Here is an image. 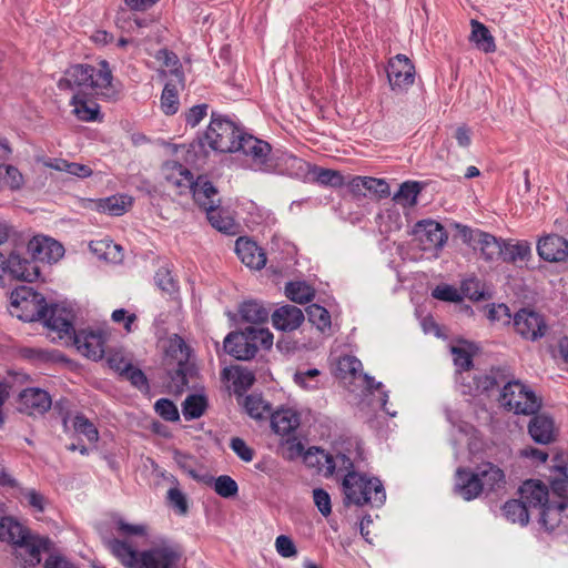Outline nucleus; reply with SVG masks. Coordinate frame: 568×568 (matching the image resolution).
Instances as JSON below:
<instances>
[{"instance_id":"e433bc0d","label":"nucleus","mask_w":568,"mask_h":568,"mask_svg":"<svg viewBox=\"0 0 568 568\" xmlns=\"http://www.w3.org/2000/svg\"><path fill=\"white\" fill-rule=\"evenodd\" d=\"M529 511L528 506L523 501V499H510L506 501L503 506L504 516L514 524H519L525 526L529 521Z\"/></svg>"},{"instance_id":"37998d69","label":"nucleus","mask_w":568,"mask_h":568,"mask_svg":"<svg viewBox=\"0 0 568 568\" xmlns=\"http://www.w3.org/2000/svg\"><path fill=\"white\" fill-rule=\"evenodd\" d=\"M317 452V463H321L322 459L325 460V469L324 475L331 476L334 474L335 468L339 465L341 469H345L347 473L354 470V464L349 457L344 454H338L334 459L331 455L325 454L324 450L316 449Z\"/></svg>"},{"instance_id":"6e6552de","label":"nucleus","mask_w":568,"mask_h":568,"mask_svg":"<svg viewBox=\"0 0 568 568\" xmlns=\"http://www.w3.org/2000/svg\"><path fill=\"white\" fill-rule=\"evenodd\" d=\"M499 402L515 414L524 415L536 414L541 406L540 398L518 381L508 382L503 387Z\"/></svg>"},{"instance_id":"bb28decb","label":"nucleus","mask_w":568,"mask_h":568,"mask_svg":"<svg viewBox=\"0 0 568 568\" xmlns=\"http://www.w3.org/2000/svg\"><path fill=\"white\" fill-rule=\"evenodd\" d=\"M304 314L301 308L294 305H283L272 314V322L275 328L283 332H291L301 326Z\"/></svg>"},{"instance_id":"39448f33","label":"nucleus","mask_w":568,"mask_h":568,"mask_svg":"<svg viewBox=\"0 0 568 568\" xmlns=\"http://www.w3.org/2000/svg\"><path fill=\"white\" fill-rule=\"evenodd\" d=\"M27 244L19 243L10 252L0 251V287L7 286L11 281L32 282L39 277V267L34 260L22 256Z\"/></svg>"},{"instance_id":"3c124183","label":"nucleus","mask_w":568,"mask_h":568,"mask_svg":"<svg viewBox=\"0 0 568 568\" xmlns=\"http://www.w3.org/2000/svg\"><path fill=\"white\" fill-rule=\"evenodd\" d=\"M215 493L223 498L234 497L239 491L237 483L227 475H221L214 480Z\"/></svg>"},{"instance_id":"f8f14e48","label":"nucleus","mask_w":568,"mask_h":568,"mask_svg":"<svg viewBox=\"0 0 568 568\" xmlns=\"http://www.w3.org/2000/svg\"><path fill=\"white\" fill-rule=\"evenodd\" d=\"M387 79L393 91L404 92L414 84L415 67L405 54L389 59Z\"/></svg>"},{"instance_id":"473e14b6","label":"nucleus","mask_w":568,"mask_h":568,"mask_svg":"<svg viewBox=\"0 0 568 568\" xmlns=\"http://www.w3.org/2000/svg\"><path fill=\"white\" fill-rule=\"evenodd\" d=\"M44 166L53 169L55 171L65 172L70 175L85 179L92 175L93 171L90 166L77 163L69 162L64 159H48L43 161Z\"/></svg>"},{"instance_id":"a211bd4d","label":"nucleus","mask_w":568,"mask_h":568,"mask_svg":"<svg viewBox=\"0 0 568 568\" xmlns=\"http://www.w3.org/2000/svg\"><path fill=\"white\" fill-rule=\"evenodd\" d=\"M537 253L546 262L559 263L568 261V240L558 234H547L537 242Z\"/></svg>"},{"instance_id":"f704fd0d","label":"nucleus","mask_w":568,"mask_h":568,"mask_svg":"<svg viewBox=\"0 0 568 568\" xmlns=\"http://www.w3.org/2000/svg\"><path fill=\"white\" fill-rule=\"evenodd\" d=\"M422 191V184L416 181H406L399 185L393 195V201L403 207H413L417 204V197Z\"/></svg>"},{"instance_id":"a18cd8bd","label":"nucleus","mask_w":568,"mask_h":568,"mask_svg":"<svg viewBox=\"0 0 568 568\" xmlns=\"http://www.w3.org/2000/svg\"><path fill=\"white\" fill-rule=\"evenodd\" d=\"M286 296L298 304L311 302L315 295V291L305 282H290L285 286Z\"/></svg>"},{"instance_id":"f03ea898","label":"nucleus","mask_w":568,"mask_h":568,"mask_svg":"<svg viewBox=\"0 0 568 568\" xmlns=\"http://www.w3.org/2000/svg\"><path fill=\"white\" fill-rule=\"evenodd\" d=\"M112 78V71L105 60H101L98 68L90 64H74L65 70L58 82V88L77 90L79 94L91 89L97 94L109 97Z\"/></svg>"},{"instance_id":"052dcab7","label":"nucleus","mask_w":568,"mask_h":568,"mask_svg":"<svg viewBox=\"0 0 568 568\" xmlns=\"http://www.w3.org/2000/svg\"><path fill=\"white\" fill-rule=\"evenodd\" d=\"M168 501L179 514L185 515L187 513L186 497L178 487H172L168 490Z\"/></svg>"},{"instance_id":"c03bdc74","label":"nucleus","mask_w":568,"mask_h":568,"mask_svg":"<svg viewBox=\"0 0 568 568\" xmlns=\"http://www.w3.org/2000/svg\"><path fill=\"white\" fill-rule=\"evenodd\" d=\"M207 407V400L203 395H189L182 404V413L186 420L200 418Z\"/></svg>"},{"instance_id":"9d476101","label":"nucleus","mask_w":568,"mask_h":568,"mask_svg":"<svg viewBox=\"0 0 568 568\" xmlns=\"http://www.w3.org/2000/svg\"><path fill=\"white\" fill-rule=\"evenodd\" d=\"M456 227L463 242L474 250H479L486 261H494L500 257L503 253V240H498L487 232L466 225L457 224Z\"/></svg>"},{"instance_id":"c9c22d12","label":"nucleus","mask_w":568,"mask_h":568,"mask_svg":"<svg viewBox=\"0 0 568 568\" xmlns=\"http://www.w3.org/2000/svg\"><path fill=\"white\" fill-rule=\"evenodd\" d=\"M242 321L252 324H262L267 322L270 311L256 301L243 302L239 308Z\"/></svg>"},{"instance_id":"79ce46f5","label":"nucleus","mask_w":568,"mask_h":568,"mask_svg":"<svg viewBox=\"0 0 568 568\" xmlns=\"http://www.w3.org/2000/svg\"><path fill=\"white\" fill-rule=\"evenodd\" d=\"M362 362L352 355H345L338 358L336 364V376L342 379L356 378L362 376Z\"/></svg>"},{"instance_id":"13d9d810","label":"nucleus","mask_w":568,"mask_h":568,"mask_svg":"<svg viewBox=\"0 0 568 568\" xmlns=\"http://www.w3.org/2000/svg\"><path fill=\"white\" fill-rule=\"evenodd\" d=\"M154 281L159 288H161L163 292L172 294L176 291V283L170 270L166 267H160L156 271Z\"/></svg>"},{"instance_id":"ddd939ff","label":"nucleus","mask_w":568,"mask_h":568,"mask_svg":"<svg viewBox=\"0 0 568 568\" xmlns=\"http://www.w3.org/2000/svg\"><path fill=\"white\" fill-rule=\"evenodd\" d=\"M236 143L235 152H242L244 155L248 156L252 164L258 170H267L272 148L266 141L242 132Z\"/></svg>"},{"instance_id":"aec40b11","label":"nucleus","mask_w":568,"mask_h":568,"mask_svg":"<svg viewBox=\"0 0 568 568\" xmlns=\"http://www.w3.org/2000/svg\"><path fill=\"white\" fill-rule=\"evenodd\" d=\"M190 191L192 192L195 203L205 212L220 207L221 199L219 191L206 176H197Z\"/></svg>"},{"instance_id":"49530a36","label":"nucleus","mask_w":568,"mask_h":568,"mask_svg":"<svg viewBox=\"0 0 568 568\" xmlns=\"http://www.w3.org/2000/svg\"><path fill=\"white\" fill-rule=\"evenodd\" d=\"M311 173L313 179L322 185H328L332 187H339L344 185V178L339 171L314 166L311 170Z\"/></svg>"},{"instance_id":"6ab92c4d","label":"nucleus","mask_w":568,"mask_h":568,"mask_svg":"<svg viewBox=\"0 0 568 568\" xmlns=\"http://www.w3.org/2000/svg\"><path fill=\"white\" fill-rule=\"evenodd\" d=\"M27 252L34 262L52 263L63 256L64 248L59 242L52 239L34 236L27 243Z\"/></svg>"},{"instance_id":"5fc2aeb1","label":"nucleus","mask_w":568,"mask_h":568,"mask_svg":"<svg viewBox=\"0 0 568 568\" xmlns=\"http://www.w3.org/2000/svg\"><path fill=\"white\" fill-rule=\"evenodd\" d=\"M365 190L378 199H385L390 194L389 184L384 179L365 176Z\"/></svg>"},{"instance_id":"cd10ccee","label":"nucleus","mask_w":568,"mask_h":568,"mask_svg":"<svg viewBox=\"0 0 568 568\" xmlns=\"http://www.w3.org/2000/svg\"><path fill=\"white\" fill-rule=\"evenodd\" d=\"M528 432L538 444L546 445L556 439L554 419L546 414L535 415L528 425Z\"/></svg>"},{"instance_id":"774afa93","label":"nucleus","mask_w":568,"mask_h":568,"mask_svg":"<svg viewBox=\"0 0 568 568\" xmlns=\"http://www.w3.org/2000/svg\"><path fill=\"white\" fill-rule=\"evenodd\" d=\"M108 365L122 376L132 364L122 352H113L108 356Z\"/></svg>"},{"instance_id":"a19ab883","label":"nucleus","mask_w":568,"mask_h":568,"mask_svg":"<svg viewBox=\"0 0 568 568\" xmlns=\"http://www.w3.org/2000/svg\"><path fill=\"white\" fill-rule=\"evenodd\" d=\"M71 104L73 113L81 121H94L99 114V105L94 102L88 103L84 97L75 93L72 97Z\"/></svg>"},{"instance_id":"4468645a","label":"nucleus","mask_w":568,"mask_h":568,"mask_svg":"<svg viewBox=\"0 0 568 568\" xmlns=\"http://www.w3.org/2000/svg\"><path fill=\"white\" fill-rule=\"evenodd\" d=\"M415 234L423 251H439L448 239L444 226L433 220L418 222L415 226Z\"/></svg>"},{"instance_id":"0eeeda50","label":"nucleus","mask_w":568,"mask_h":568,"mask_svg":"<svg viewBox=\"0 0 568 568\" xmlns=\"http://www.w3.org/2000/svg\"><path fill=\"white\" fill-rule=\"evenodd\" d=\"M11 306L17 316L24 322H36L44 318L48 305L42 294L32 287L21 285L11 292Z\"/></svg>"},{"instance_id":"c85d7f7f","label":"nucleus","mask_w":568,"mask_h":568,"mask_svg":"<svg viewBox=\"0 0 568 568\" xmlns=\"http://www.w3.org/2000/svg\"><path fill=\"white\" fill-rule=\"evenodd\" d=\"M42 320L49 328L64 335L74 334L75 332L70 312L63 307H59L58 305L48 307L47 316Z\"/></svg>"},{"instance_id":"6e6d98bb","label":"nucleus","mask_w":568,"mask_h":568,"mask_svg":"<svg viewBox=\"0 0 568 568\" xmlns=\"http://www.w3.org/2000/svg\"><path fill=\"white\" fill-rule=\"evenodd\" d=\"M155 58L158 61L162 62L165 67L171 68L172 73L179 79V81H182L183 73L180 71V61L175 53L168 49H161L155 54Z\"/></svg>"},{"instance_id":"412c9836","label":"nucleus","mask_w":568,"mask_h":568,"mask_svg":"<svg viewBox=\"0 0 568 568\" xmlns=\"http://www.w3.org/2000/svg\"><path fill=\"white\" fill-rule=\"evenodd\" d=\"M50 407V395L43 389L27 388L19 395V409L28 415H43Z\"/></svg>"},{"instance_id":"20e7f679","label":"nucleus","mask_w":568,"mask_h":568,"mask_svg":"<svg viewBox=\"0 0 568 568\" xmlns=\"http://www.w3.org/2000/svg\"><path fill=\"white\" fill-rule=\"evenodd\" d=\"M273 345V334L267 328L248 326L243 331H234L224 338V351L237 361H250L255 357L258 347L265 349Z\"/></svg>"},{"instance_id":"f257e3e1","label":"nucleus","mask_w":568,"mask_h":568,"mask_svg":"<svg viewBox=\"0 0 568 568\" xmlns=\"http://www.w3.org/2000/svg\"><path fill=\"white\" fill-rule=\"evenodd\" d=\"M108 548L126 568H175L184 555L181 545L164 539L141 552L120 538L109 540Z\"/></svg>"},{"instance_id":"423d86ee","label":"nucleus","mask_w":568,"mask_h":568,"mask_svg":"<svg viewBox=\"0 0 568 568\" xmlns=\"http://www.w3.org/2000/svg\"><path fill=\"white\" fill-rule=\"evenodd\" d=\"M242 130L229 119L214 118L204 132L202 144L210 146L212 150L226 153L235 152L239 139L241 138Z\"/></svg>"},{"instance_id":"4d7b16f0","label":"nucleus","mask_w":568,"mask_h":568,"mask_svg":"<svg viewBox=\"0 0 568 568\" xmlns=\"http://www.w3.org/2000/svg\"><path fill=\"white\" fill-rule=\"evenodd\" d=\"M74 429L84 435L90 442H97L99 433L95 426L83 415H78L73 422Z\"/></svg>"},{"instance_id":"7c9ffc66","label":"nucleus","mask_w":568,"mask_h":568,"mask_svg":"<svg viewBox=\"0 0 568 568\" xmlns=\"http://www.w3.org/2000/svg\"><path fill=\"white\" fill-rule=\"evenodd\" d=\"M470 27H471V32H470V37H469L470 42L475 43V45L479 50H481L486 53L495 52L496 51L495 39L491 36L488 28L484 23H481L475 19H473L470 21Z\"/></svg>"},{"instance_id":"7ed1b4c3","label":"nucleus","mask_w":568,"mask_h":568,"mask_svg":"<svg viewBox=\"0 0 568 568\" xmlns=\"http://www.w3.org/2000/svg\"><path fill=\"white\" fill-rule=\"evenodd\" d=\"M344 504L381 507L386 499V493L382 481L376 477H367L355 470L346 473L343 478Z\"/></svg>"},{"instance_id":"69168bd1","label":"nucleus","mask_w":568,"mask_h":568,"mask_svg":"<svg viewBox=\"0 0 568 568\" xmlns=\"http://www.w3.org/2000/svg\"><path fill=\"white\" fill-rule=\"evenodd\" d=\"M313 499L318 511L327 517L332 513L331 497L328 493L323 488H315L313 490Z\"/></svg>"},{"instance_id":"72a5a7b5","label":"nucleus","mask_w":568,"mask_h":568,"mask_svg":"<svg viewBox=\"0 0 568 568\" xmlns=\"http://www.w3.org/2000/svg\"><path fill=\"white\" fill-rule=\"evenodd\" d=\"M131 205L132 197L124 194H115L98 201V209L113 216L123 215Z\"/></svg>"},{"instance_id":"680f3d73","label":"nucleus","mask_w":568,"mask_h":568,"mask_svg":"<svg viewBox=\"0 0 568 568\" xmlns=\"http://www.w3.org/2000/svg\"><path fill=\"white\" fill-rule=\"evenodd\" d=\"M125 379L130 381L131 384L141 389V390H148L149 389V383L145 374L138 367H134L131 365L128 371L122 375Z\"/></svg>"},{"instance_id":"58836bf2","label":"nucleus","mask_w":568,"mask_h":568,"mask_svg":"<svg viewBox=\"0 0 568 568\" xmlns=\"http://www.w3.org/2000/svg\"><path fill=\"white\" fill-rule=\"evenodd\" d=\"M24 184L22 173L11 164H0V190H20Z\"/></svg>"},{"instance_id":"e2e57ef3","label":"nucleus","mask_w":568,"mask_h":568,"mask_svg":"<svg viewBox=\"0 0 568 568\" xmlns=\"http://www.w3.org/2000/svg\"><path fill=\"white\" fill-rule=\"evenodd\" d=\"M453 354V361L454 364L463 369V371H469L473 366V358L471 354L464 347L459 346H453L450 348Z\"/></svg>"},{"instance_id":"4c0bfd02","label":"nucleus","mask_w":568,"mask_h":568,"mask_svg":"<svg viewBox=\"0 0 568 568\" xmlns=\"http://www.w3.org/2000/svg\"><path fill=\"white\" fill-rule=\"evenodd\" d=\"M165 355L168 359L174 361L175 364H187L190 358V348L184 339L175 334L168 339Z\"/></svg>"},{"instance_id":"9b49d317","label":"nucleus","mask_w":568,"mask_h":568,"mask_svg":"<svg viewBox=\"0 0 568 568\" xmlns=\"http://www.w3.org/2000/svg\"><path fill=\"white\" fill-rule=\"evenodd\" d=\"M514 328L524 339L536 342L548 332L545 316L531 308H520L513 317Z\"/></svg>"},{"instance_id":"2eb2a0df","label":"nucleus","mask_w":568,"mask_h":568,"mask_svg":"<svg viewBox=\"0 0 568 568\" xmlns=\"http://www.w3.org/2000/svg\"><path fill=\"white\" fill-rule=\"evenodd\" d=\"M539 523L547 531H568V500L549 501L540 510Z\"/></svg>"},{"instance_id":"bf43d9fd","label":"nucleus","mask_w":568,"mask_h":568,"mask_svg":"<svg viewBox=\"0 0 568 568\" xmlns=\"http://www.w3.org/2000/svg\"><path fill=\"white\" fill-rule=\"evenodd\" d=\"M432 296L436 300H439V301H445V302H459L462 301V296L459 294V292L452 285H448V284H443V285H437L433 292H432Z\"/></svg>"},{"instance_id":"8fccbe9b","label":"nucleus","mask_w":568,"mask_h":568,"mask_svg":"<svg viewBox=\"0 0 568 568\" xmlns=\"http://www.w3.org/2000/svg\"><path fill=\"white\" fill-rule=\"evenodd\" d=\"M306 314L308 321L320 331L331 327V315L325 307L318 304H311L306 307Z\"/></svg>"},{"instance_id":"338daca9","label":"nucleus","mask_w":568,"mask_h":568,"mask_svg":"<svg viewBox=\"0 0 568 568\" xmlns=\"http://www.w3.org/2000/svg\"><path fill=\"white\" fill-rule=\"evenodd\" d=\"M275 548L278 555L284 558H291L297 555V549L294 541L286 535H280L276 538Z\"/></svg>"},{"instance_id":"1a4fd4ad","label":"nucleus","mask_w":568,"mask_h":568,"mask_svg":"<svg viewBox=\"0 0 568 568\" xmlns=\"http://www.w3.org/2000/svg\"><path fill=\"white\" fill-rule=\"evenodd\" d=\"M270 417L273 432L285 438L290 457L302 455L304 445L297 440L295 435L301 423L300 414L291 408H282L271 413Z\"/></svg>"},{"instance_id":"5701e85b","label":"nucleus","mask_w":568,"mask_h":568,"mask_svg":"<svg viewBox=\"0 0 568 568\" xmlns=\"http://www.w3.org/2000/svg\"><path fill=\"white\" fill-rule=\"evenodd\" d=\"M477 467L474 470L459 467L456 470L455 491L465 500H473L483 494Z\"/></svg>"},{"instance_id":"ea45409f","label":"nucleus","mask_w":568,"mask_h":568,"mask_svg":"<svg viewBox=\"0 0 568 568\" xmlns=\"http://www.w3.org/2000/svg\"><path fill=\"white\" fill-rule=\"evenodd\" d=\"M246 413L254 419H265L271 414V405L258 394H250L244 399Z\"/></svg>"},{"instance_id":"de8ad7c7","label":"nucleus","mask_w":568,"mask_h":568,"mask_svg":"<svg viewBox=\"0 0 568 568\" xmlns=\"http://www.w3.org/2000/svg\"><path fill=\"white\" fill-rule=\"evenodd\" d=\"M206 216L211 225L220 232L225 234H234L236 224L234 220L227 215L223 216L219 209H212L206 212Z\"/></svg>"},{"instance_id":"a878e982","label":"nucleus","mask_w":568,"mask_h":568,"mask_svg":"<svg viewBox=\"0 0 568 568\" xmlns=\"http://www.w3.org/2000/svg\"><path fill=\"white\" fill-rule=\"evenodd\" d=\"M235 252L247 267L261 270L266 264V255L262 247L247 239L240 237L235 242Z\"/></svg>"},{"instance_id":"2f4dec72","label":"nucleus","mask_w":568,"mask_h":568,"mask_svg":"<svg viewBox=\"0 0 568 568\" xmlns=\"http://www.w3.org/2000/svg\"><path fill=\"white\" fill-rule=\"evenodd\" d=\"M500 257L507 263L528 261L531 257V246L527 241H504Z\"/></svg>"},{"instance_id":"b1692460","label":"nucleus","mask_w":568,"mask_h":568,"mask_svg":"<svg viewBox=\"0 0 568 568\" xmlns=\"http://www.w3.org/2000/svg\"><path fill=\"white\" fill-rule=\"evenodd\" d=\"M520 499L529 509L537 508L541 510L548 503V487L538 479H528L519 487Z\"/></svg>"},{"instance_id":"4be33fe9","label":"nucleus","mask_w":568,"mask_h":568,"mask_svg":"<svg viewBox=\"0 0 568 568\" xmlns=\"http://www.w3.org/2000/svg\"><path fill=\"white\" fill-rule=\"evenodd\" d=\"M26 540L18 544L16 552L18 557H21L24 565L37 566L41 561V552L48 549L49 539L37 535H32L29 531L26 535Z\"/></svg>"},{"instance_id":"0e129e2a","label":"nucleus","mask_w":568,"mask_h":568,"mask_svg":"<svg viewBox=\"0 0 568 568\" xmlns=\"http://www.w3.org/2000/svg\"><path fill=\"white\" fill-rule=\"evenodd\" d=\"M462 291L466 297L471 301H481L485 298L480 282L477 278H468L462 283Z\"/></svg>"},{"instance_id":"864d4df0","label":"nucleus","mask_w":568,"mask_h":568,"mask_svg":"<svg viewBox=\"0 0 568 568\" xmlns=\"http://www.w3.org/2000/svg\"><path fill=\"white\" fill-rule=\"evenodd\" d=\"M321 375V372L317 368H311L307 371H297L294 374V382L305 389H315L317 388L318 381L317 377Z\"/></svg>"},{"instance_id":"f3484780","label":"nucleus","mask_w":568,"mask_h":568,"mask_svg":"<svg viewBox=\"0 0 568 568\" xmlns=\"http://www.w3.org/2000/svg\"><path fill=\"white\" fill-rule=\"evenodd\" d=\"M162 175L166 185L176 194H185L193 185L192 172L176 161H168L162 166Z\"/></svg>"},{"instance_id":"603ef678","label":"nucleus","mask_w":568,"mask_h":568,"mask_svg":"<svg viewBox=\"0 0 568 568\" xmlns=\"http://www.w3.org/2000/svg\"><path fill=\"white\" fill-rule=\"evenodd\" d=\"M154 409L159 416L168 422H176L180 419L178 407L168 398L158 399Z\"/></svg>"},{"instance_id":"dca6fc26","label":"nucleus","mask_w":568,"mask_h":568,"mask_svg":"<svg viewBox=\"0 0 568 568\" xmlns=\"http://www.w3.org/2000/svg\"><path fill=\"white\" fill-rule=\"evenodd\" d=\"M106 337L102 331H75L73 334V343L78 351L93 361L101 359L104 355V344Z\"/></svg>"},{"instance_id":"393cba45","label":"nucleus","mask_w":568,"mask_h":568,"mask_svg":"<svg viewBox=\"0 0 568 568\" xmlns=\"http://www.w3.org/2000/svg\"><path fill=\"white\" fill-rule=\"evenodd\" d=\"M476 467L479 484L483 486V494H489L505 488L506 475L499 466L490 462H484Z\"/></svg>"},{"instance_id":"09e8293b","label":"nucleus","mask_w":568,"mask_h":568,"mask_svg":"<svg viewBox=\"0 0 568 568\" xmlns=\"http://www.w3.org/2000/svg\"><path fill=\"white\" fill-rule=\"evenodd\" d=\"M180 101L178 89L173 83H166L161 95V109L166 115L175 114L179 110Z\"/></svg>"},{"instance_id":"c756f323","label":"nucleus","mask_w":568,"mask_h":568,"mask_svg":"<svg viewBox=\"0 0 568 568\" xmlns=\"http://www.w3.org/2000/svg\"><path fill=\"white\" fill-rule=\"evenodd\" d=\"M30 530L16 520L13 517L3 516L0 518V540L18 546L19 542L26 540V535Z\"/></svg>"}]
</instances>
